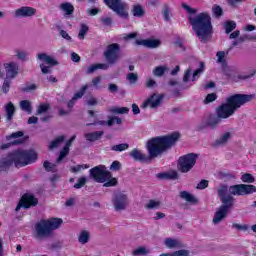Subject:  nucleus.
<instances>
[{"label":"nucleus","instance_id":"nucleus-6","mask_svg":"<svg viewBox=\"0 0 256 256\" xmlns=\"http://www.w3.org/2000/svg\"><path fill=\"white\" fill-rule=\"evenodd\" d=\"M218 195L223 205L216 209L212 219L213 225H219V223H222L227 218V215H229V209L233 207V201H235L233 196L227 195L226 187H220L218 189Z\"/></svg>","mask_w":256,"mask_h":256},{"label":"nucleus","instance_id":"nucleus-33","mask_svg":"<svg viewBox=\"0 0 256 256\" xmlns=\"http://www.w3.org/2000/svg\"><path fill=\"white\" fill-rule=\"evenodd\" d=\"M115 123L117 125H121V123H122L121 118H119V117L109 118L107 122L100 121L98 123H95V125H108L109 127H111V125H115Z\"/></svg>","mask_w":256,"mask_h":256},{"label":"nucleus","instance_id":"nucleus-34","mask_svg":"<svg viewBox=\"0 0 256 256\" xmlns=\"http://www.w3.org/2000/svg\"><path fill=\"white\" fill-rule=\"evenodd\" d=\"M180 197L181 199H184V201H187L188 203H197V198H195L193 194L187 191L180 192Z\"/></svg>","mask_w":256,"mask_h":256},{"label":"nucleus","instance_id":"nucleus-8","mask_svg":"<svg viewBox=\"0 0 256 256\" xmlns=\"http://www.w3.org/2000/svg\"><path fill=\"white\" fill-rule=\"evenodd\" d=\"M118 17L129 19V4L125 0H103Z\"/></svg>","mask_w":256,"mask_h":256},{"label":"nucleus","instance_id":"nucleus-10","mask_svg":"<svg viewBox=\"0 0 256 256\" xmlns=\"http://www.w3.org/2000/svg\"><path fill=\"white\" fill-rule=\"evenodd\" d=\"M195 163H197V154L191 153L184 155L178 160V171L189 173V170L195 167Z\"/></svg>","mask_w":256,"mask_h":256},{"label":"nucleus","instance_id":"nucleus-41","mask_svg":"<svg viewBox=\"0 0 256 256\" xmlns=\"http://www.w3.org/2000/svg\"><path fill=\"white\" fill-rule=\"evenodd\" d=\"M63 141H65V137L64 136H59L58 138H56L54 141H52L49 145V149L51 151H53V149H57V147H59L61 145V143H63Z\"/></svg>","mask_w":256,"mask_h":256},{"label":"nucleus","instance_id":"nucleus-25","mask_svg":"<svg viewBox=\"0 0 256 256\" xmlns=\"http://www.w3.org/2000/svg\"><path fill=\"white\" fill-rule=\"evenodd\" d=\"M90 239H91V232H89L88 230H81L78 233V243H80V245H87Z\"/></svg>","mask_w":256,"mask_h":256},{"label":"nucleus","instance_id":"nucleus-40","mask_svg":"<svg viewBox=\"0 0 256 256\" xmlns=\"http://www.w3.org/2000/svg\"><path fill=\"white\" fill-rule=\"evenodd\" d=\"M150 251L145 246H140L133 250L132 255L133 256H141V255H149Z\"/></svg>","mask_w":256,"mask_h":256},{"label":"nucleus","instance_id":"nucleus-28","mask_svg":"<svg viewBox=\"0 0 256 256\" xmlns=\"http://www.w3.org/2000/svg\"><path fill=\"white\" fill-rule=\"evenodd\" d=\"M20 137H23V132L18 131L13 133L11 136H8L7 139L8 141H11V139H15L10 142V145H19L23 143V138H20Z\"/></svg>","mask_w":256,"mask_h":256},{"label":"nucleus","instance_id":"nucleus-45","mask_svg":"<svg viewBox=\"0 0 256 256\" xmlns=\"http://www.w3.org/2000/svg\"><path fill=\"white\" fill-rule=\"evenodd\" d=\"M87 31H89V27H87V25L85 24H82L78 34V39L80 40L85 39V35H87Z\"/></svg>","mask_w":256,"mask_h":256},{"label":"nucleus","instance_id":"nucleus-50","mask_svg":"<svg viewBox=\"0 0 256 256\" xmlns=\"http://www.w3.org/2000/svg\"><path fill=\"white\" fill-rule=\"evenodd\" d=\"M212 13L214 17H221V15H223V8H221L219 5H214L212 7Z\"/></svg>","mask_w":256,"mask_h":256},{"label":"nucleus","instance_id":"nucleus-7","mask_svg":"<svg viewBox=\"0 0 256 256\" xmlns=\"http://www.w3.org/2000/svg\"><path fill=\"white\" fill-rule=\"evenodd\" d=\"M91 179L96 183H104V187H115L117 185V179L111 178V172L107 171V167L104 165H98L89 171Z\"/></svg>","mask_w":256,"mask_h":256},{"label":"nucleus","instance_id":"nucleus-39","mask_svg":"<svg viewBox=\"0 0 256 256\" xmlns=\"http://www.w3.org/2000/svg\"><path fill=\"white\" fill-rule=\"evenodd\" d=\"M97 69H104V70L109 69V64H93L88 67L87 73H89V74L95 73V71H97Z\"/></svg>","mask_w":256,"mask_h":256},{"label":"nucleus","instance_id":"nucleus-48","mask_svg":"<svg viewBox=\"0 0 256 256\" xmlns=\"http://www.w3.org/2000/svg\"><path fill=\"white\" fill-rule=\"evenodd\" d=\"M85 169H89V165L82 164V165H77V166L71 167L72 173H79L81 171H85Z\"/></svg>","mask_w":256,"mask_h":256},{"label":"nucleus","instance_id":"nucleus-15","mask_svg":"<svg viewBox=\"0 0 256 256\" xmlns=\"http://www.w3.org/2000/svg\"><path fill=\"white\" fill-rule=\"evenodd\" d=\"M3 69L6 74V79H16L19 75V64L15 61H7L3 63Z\"/></svg>","mask_w":256,"mask_h":256},{"label":"nucleus","instance_id":"nucleus-37","mask_svg":"<svg viewBox=\"0 0 256 256\" xmlns=\"http://www.w3.org/2000/svg\"><path fill=\"white\" fill-rule=\"evenodd\" d=\"M110 113H116L118 115H127V113H129V108L127 107H111L109 109Z\"/></svg>","mask_w":256,"mask_h":256},{"label":"nucleus","instance_id":"nucleus-59","mask_svg":"<svg viewBox=\"0 0 256 256\" xmlns=\"http://www.w3.org/2000/svg\"><path fill=\"white\" fill-rule=\"evenodd\" d=\"M174 256H189V250L182 249L174 251Z\"/></svg>","mask_w":256,"mask_h":256},{"label":"nucleus","instance_id":"nucleus-19","mask_svg":"<svg viewBox=\"0 0 256 256\" xmlns=\"http://www.w3.org/2000/svg\"><path fill=\"white\" fill-rule=\"evenodd\" d=\"M37 9L29 6H23L21 8H18L15 10L14 15L15 17L21 18V17H33L36 15Z\"/></svg>","mask_w":256,"mask_h":256},{"label":"nucleus","instance_id":"nucleus-62","mask_svg":"<svg viewBox=\"0 0 256 256\" xmlns=\"http://www.w3.org/2000/svg\"><path fill=\"white\" fill-rule=\"evenodd\" d=\"M71 59L74 63H79V61H81V57L75 52L71 54Z\"/></svg>","mask_w":256,"mask_h":256},{"label":"nucleus","instance_id":"nucleus-42","mask_svg":"<svg viewBox=\"0 0 256 256\" xmlns=\"http://www.w3.org/2000/svg\"><path fill=\"white\" fill-rule=\"evenodd\" d=\"M231 139V132L224 133L217 141V145H225Z\"/></svg>","mask_w":256,"mask_h":256},{"label":"nucleus","instance_id":"nucleus-58","mask_svg":"<svg viewBox=\"0 0 256 256\" xmlns=\"http://www.w3.org/2000/svg\"><path fill=\"white\" fill-rule=\"evenodd\" d=\"M119 169H121V163L119 161H114L110 166L111 171H119Z\"/></svg>","mask_w":256,"mask_h":256},{"label":"nucleus","instance_id":"nucleus-5","mask_svg":"<svg viewBox=\"0 0 256 256\" xmlns=\"http://www.w3.org/2000/svg\"><path fill=\"white\" fill-rule=\"evenodd\" d=\"M63 225L61 218L43 219L37 222L34 226V239L41 241L53 235V231L59 229Z\"/></svg>","mask_w":256,"mask_h":256},{"label":"nucleus","instance_id":"nucleus-53","mask_svg":"<svg viewBox=\"0 0 256 256\" xmlns=\"http://www.w3.org/2000/svg\"><path fill=\"white\" fill-rule=\"evenodd\" d=\"M44 168L46 171H57V166L49 161L44 162Z\"/></svg>","mask_w":256,"mask_h":256},{"label":"nucleus","instance_id":"nucleus-9","mask_svg":"<svg viewBox=\"0 0 256 256\" xmlns=\"http://www.w3.org/2000/svg\"><path fill=\"white\" fill-rule=\"evenodd\" d=\"M225 187L227 189L226 195H236V196H243V195H253L256 193V186L255 185H247V184H237L232 185L230 187L227 186H220Z\"/></svg>","mask_w":256,"mask_h":256},{"label":"nucleus","instance_id":"nucleus-31","mask_svg":"<svg viewBox=\"0 0 256 256\" xmlns=\"http://www.w3.org/2000/svg\"><path fill=\"white\" fill-rule=\"evenodd\" d=\"M103 137V131L90 132L85 134L86 141H98Z\"/></svg>","mask_w":256,"mask_h":256},{"label":"nucleus","instance_id":"nucleus-61","mask_svg":"<svg viewBox=\"0 0 256 256\" xmlns=\"http://www.w3.org/2000/svg\"><path fill=\"white\" fill-rule=\"evenodd\" d=\"M255 73H256V69H253L250 71L249 75H240V76H238V79H249V78L253 77V75H255Z\"/></svg>","mask_w":256,"mask_h":256},{"label":"nucleus","instance_id":"nucleus-56","mask_svg":"<svg viewBox=\"0 0 256 256\" xmlns=\"http://www.w3.org/2000/svg\"><path fill=\"white\" fill-rule=\"evenodd\" d=\"M217 99V94L215 93H211L208 94L204 100V103H213V101H215Z\"/></svg>","mask_w":256,"mask_h":256},{"label":"nucleus","instance_id":"nucleus-1","mask_svg":"<svg viewBox=\"0 0 256 256\" xmlns=\"http://www.w3.org/2000/svg\"><path fill=\"white\" fill-rule=\"evenodd\" d=\"M182 8L188 14V22L192 30L198 37L201 43H207L213 37V23L211 22V15L207 12L197 14V9L187 4H182Z\"/></svg>","mask_w":256,"mask_h":256},{"label":"nucleus","instance_id":"nucleus-57","mask_svg":"<svg viewBox=\"0 0 256 256\" xmlns=\"http://www.w3.org/2000/svg\"><path fill=\"white\" fill-rule=\"evenodd\" d=\"M226 55H227V54H226L224 51H219V52H217V54H216L217 62H218V63H223V61H225Z\"/></svg>","mask_w":256,"mask_h":256},{"label":"nucleus","instance_id":"nucleus-55","mask_svg":"<svg viewBox=\"0 0 256 256\" xmlns=\"http://www.w3.org/2000/svg\"><path fill=\"white\" fill-rule=\"evenodd\" d=\"M209 187V181L207 180H201L197 186H196V189H199V190H203V189H207Z\"/></svg>","mask_w":256,"mask_h":256},{"label":"nucleus","instance_id":"nucleus-49","mask_svg":"<svg viewBox=\"0 0 256 256\" xmlns=\"http://www.w3.org/2000/svg\"><path fill=\"white\" fill-rule=\"evenodd\" d=\"M127 149H129V144L127 143L112 146V151H127Z\"/></svg>","mask_w":256,"mask_h":256},{"label":"nucleus","instance_id":"nucleus-46","mask_svg":"<svg viewBox=\"0 0 256 256\" xmlns=\"http://www.w3.org/2000/svg\"><path fill=\"white\" fill-rule=\"evenodd\" d=\"M232 229H236V231H248L249 230V225L233 223L232 224Z\"/></svg>","mask_w":256,"mask_h":256},{"label":"nucleus","instance_id":"nucleus-24","mask_svg":"<svg viewBox=\"0 0 256 256\" xmlns=\"http://www.w3.org/2000/svg\"><path fill=\"white\" fill-rule=\"evenodd\" d=\"M161 205H163L161 200H159V199H150L146 202L144 207L148 211H153V210L161 209Z\"/></svg>","mask_w":256,"mask_h":256},{"label":"nucleus","instance_id":"nucleus-35","mask_svg":"<svg viewBox=\"0 0 256 256\" xmlns=\"http://www.w3.org/2000/svg\"><path fill=\"white\" fill-rule=\"evenodd\" d=\"M5 112H6L8 121H11V119H13V115H15V105H13L11 102L6 104Z\"/></svg>","mask_w":256,"mask_h":256},{"label":"nucleus","instance_id":"nucleus-44","mask_svg":"<svg viewBox=\"0 0 256 256\" xmlns=\"http://www.w3.org/2000/svg\"><path fill=\"white\" fill-rule=\"evenodd\" d=\"M11 83H13L12 79H8V78L4 79V82L2 84L3 93H9V90L11 89Z\"/></svg>","mask_w":256,"mask_h":256},{"label":"nucleus","instance_id":"nucleus-17","mask_svg":"<svg viewBox=\"0 0 256 256\" xmlns=\"http://www.w3.org/2000/svg\"><path fill=\"white\" fill-rule=\"evenodd\" d=\"M37 203H39V201L37 198H35V196L31 194H25L17 205L16 211H19L21 207H24V209H29V207H34V205H37Z\"/></svg>","mask_w":256,"mask_h":256},{"label":"nucleus","instance_id":"nucleus-13","mask_svg":"<svg viewBox=\"0 0 256 256\" xmlns=\"http://www.w3.org/2000/svg\"><path fill=\"white\" fill-rule=\"evenodd\" d=\"M37 59L38 61L42 62L40 64V67H41L42 73L44 74L50 73L51 67H53V65H57V61H55L53 57L45 53L37 54Z\"/></svg>","mask_w":256,"mask_h":256},{"label":"nucleus","instance_id":"nucleus-54","mask_svg":"<svg viewBox=\"0 0 256 256\" xmlns=\"http://www.w3.org/2000/svg\"><path fill=\"white\" fill-rule=\"evenodd\" d=\"M163 17L165 21H169L171 19V8H169V6H164Z\"/></svg>","mask_w":256,"mask_h":256},{"label":"nucleus","instance_id":"nucleus-22","mask_svg":"<svg viewBox=\"0 0 256 256\" xmlns=\"http://www.w3.org/2000/svg\"><path fill=\"white\" fill-rule=\"evenodd\" d=\"M87 89H89V85H84L81 87V89L76 92L73 96V98L68 102V107L71 108L75 105V101H77L78 99H81V97H83L87 91Z\"/></svg>","mask_w":256,"mask_h":256},{"label":"nucleus","instance_id":"nucleus-60","mask_svg":"<svg viewBox=\"0 0 256 256\" xmlns=\"http://www.w3.org/2000/svg\"><path fill=\"white\" fill-rule=\"evenodd\" d=\"M127 79H128V81H129L130 83H136V82H137V79H138V76H137V74H135V73H129V74L127 75Z\"/></svg>","mask_w":256,"mask_h":256},{"label":"nucleus","instance_id":"nucleus-14","mask_svg":"<svg viewBox=\"0 0 256 256\" xmlns=\"http://www.w3.org/2000/svg\"><path fill=\"white\" fill-rule=\"evenodd\" d=\"M104 56L108 63H117V61H119V59L121 58V52L119 50L118 44L109 45L104 52Z\"/></svg>","mask_w":256,"mask_h":256},{"label":"nucleus","instance_id":"nucleus-43","mask_svg":"<svg viewBox=\"0 0 256 256\" xmlns=\"http://www.w3.org/2000/svg\"><path fill=\"white\" fill-rule=\"evenodd\" d=\"M240 179L242 183H255V177H253V175L250 173L242 174Z\"/></svg>","mask_w":256,"mask_h":256},{"label":"nucleus","instance_id":"nucleus-2","mask_svg":"<svg viewBox=\"0 0 256 256\" xmlns=\"http://www.w3.org/2000/svg\"><path fill=\"white\" fill-rule=\"evenodd\" d=\"M253 99H255V95L253 94L232 95L226 99V103L216 109V115H218L220 119H229V117L235 114L236 109H239V107L245 105V103H249V101H253Z\"/></svg>","mask_w":256,"mask_h":256},{"label":"nucleus","instance_id":"nucleus-52","mask_svg":"<svg viewBox=\"0 0 256 256\" xmlns=\"http://www.w3.org/2000/svg\"><path fill=\"white\" fill-rule=\"evenodd\" d=\"M49 111V104H40L37 109V115H43Z\"/></svg>","mask_w":256,"mask_h":256},{"label":"nucleus","instance_id":"nucleus-30","mask_svg":"<svg viewBox=\"0 0 256 256\" xmlns=\"http://www.w3.org/2000/svg\"><path fill=\"white\" fill-rule=\"evenodd\" d=\"M178 174L175 170H170L167 172H161L157 174L158 179H177Z\"/></svg>","mask_w":256,"mask_h":256},{"label":"nucleus","instance_id":"nucleus-3","mask_svg":"<svg viewBox=\"0 0 256 256\" xmlns=\"http://www.w3.org/2000/svg\"><path fill=\"white\" fill-rule=\"evenodd\" d=\"M178 132H174L168 136L152 138L147 142V151L150 159H155L159 157L164 151H167L169 147L175 145L179 140Z\"/></svg>","mask_w":256,"mask_h":256},{"label":"nucleus","instance_id":"nucleus-4","mask_svg":"<svg viewBox=\"0 0 256 256\" xmlns=\"http://www.w3.org/2000/svg\"><path fill=\"white\" fill-rule=\"evenodd\" d=\"M37 159V152L35 150H23L19 149L16 152L8 155L7 160H3L0 163V169L9 167L11 163H14L17 167H25V165H31L35 163Z\"/></svg>","mask_w":256,"mask_h":256},{"label":"nucleus","instance_id":"nucleus-51","mask_svg":"<svg viewBox=\"0 0 256 256\" xmlns=\"http://www.w3.org/2000/svg\"><path fill=\"white\" fill-rule=\"evenodd\" d=\"M86 183H87V178L86 177H80L77 180V183L74 185V188L75 189H81L82 187H85Z\"/></svg>","mask_w":256,"mask_h":256},{"label":"nucleus","instance_id":"nucleus-29","mask_svg":"<svg viewBox=\"0 0 256 256\" xmlns=\"http://www.w3.org/2000/svg\"><path fill=\"white\" fill-rule=\"evenodd\" d=\"M129 155L132 157V159H135V161H145V159H147V156H145V154H143V152L137 148L133 149Z\"/></svg>","mask_w":256,"mask_h":256},{"label":"nucleus","instance_id":"nucleus-38","mask_svg":"<svg viewBox=\"0 0 256 256\" xmlns=\"http://www.w3.org/2000/svg\"><path fill=\"white\" fill-rule=\"evenodd\" d=\"M14 53L15 57H17V59H19L20 61H27L29 57V53L25 50L16 49L14 50Z\"/></svg>","mask_w":256,"mask_h":256},{"label":"nucleus","instance_id":"nucleus-64","mask_svg":"<svg viewBox=\"0 0 256 256\" xmlns=\"http://www.w3.org/2000/svg\"><path fill=\"white\" fill-rule=\"evenodd\" d=\"M155 85H156V82L151 78H149L146 82V87L151 88V87H155Z\"/></svg>","mask_w":256,"mask_h":256},{"label":"nucleus","instance_id":"nucleus-21","mask_svg":"<svg viewBox=\"0 0 256 256\" xmlns=\"http://www.w3.org/2000/svg\"><path fill=\"white\" fill-rule=\"evenodd\" d=\"M219 123H221V118L218 115H209L202 121V127L215 129V126L219 125Z\"/></svg>","mask_w":256,"mask_h":256},{"label":"nucleus","instance_id":"nucleus-16","mask_svg":"<svg viewBox=\"0 0 256 256\" xmlns=\"http://www.w3.org/2000/svg\"><path fill=\"white\" fill-rule=\"evenodd\" d=\"M161 103H163V94L154 93L144 101L142 107L144 109L147 107H150L151 109H156V107H159Z\"/></svg>","mask_w":256,"mask_h":256},{"label":"nucleus","instance_id":"nucleus-36","mask_svg":"<svg viewBox=\"0 0 256 256\" xmlns=\"http://www.w3.org/2000/svg\"><path fill=\"white\" fill-rule=\"evenodd\" d=\"M20 109L22 111H25L29 115H31V113L33 111V108L31 107V101H29V100H22L20 102Z\"/></svg>","mask_w":256,"mask_h":256},{"label":"nucleus","instance_id":"nucleus-63","mask_svg":"<svg viewBox=\"0 0 256 256\" xmlns=\"http://www.w3.org/2000/svg\"><path fill=\"white\" fill-rule=\"evenodd\" d=\"M60 35L63 39H66V41H71V36L67 33L65 30L60 31Z\"/></svg>","mask_w":256,"mask_h":256},{"label":"nucleus","instance_id":"nucleus-20","mask_svg":"<svg viewBox=\"0 0 256 256\" xmlns=\"http://www.w3.org/2000/svg\"><path fill=\"white\" fill-rule=\"evenodd\" d=\"M163 245L166 249H181V247H183V242L178 238L167 237L163 240Z\"/></svg>","mask_w":256,"mask_h":256},{"label":"nucleus","instance_id":"nucleus-47","mask_svg":"<svg viewBox=\"0 0 256 256\" xmlns=\"http://www.w3.org/2000/svg\"><path fill=\"white\" fill-rule=\"evenodd\" d=\"M224 27L226 29V33H231V31L237 27V23H235V21H228L224 24Z\"/></svg>","mask_w":256,"mask_h":256},{"label":"nucleus","instance_id":"nucleus-27","mask_svg":"<svg viewBox=\"0 0 256 256\" xmlns=\"http://www.w3.org/2000/svg\"><path fill=\"white\" fill-rule=\"evenodd\" d=\"M59 9L66 16L73 15V11H75V7L69 2H64L60 4Z\"/></svg>","mask_w":256,"mask_h":256},{"label":"nucleus","instance_id":"nucleus-11","mask_svg":"<svg viewBox=\"0 0 256 256\" xmlns=\"http://www.w3.org/2000/svg\"><path fill=\"white\" fill-rule=\"evenodd\" d=\"M112 204L115 211H124L129 205V196L125 192H118L112 198Z\"/></svg>","mask_w":256,"mask_h":256},{"label":"nucleus","instance_id":"nucleus-12","mask_svg":"<svg viewBox=\"0 0 256 256\" xmlns=\"http://www.w3.org/2000/svg\"><path fill=\"white\" fill-rule=\"evenodd\" d=\"M205 71V63L199 62L198 68L192 73L191 68L187 69L184 73L183 81L184 83H190V85H193L199 77H201V74Z\"/></svg>","mask_w":256,"mask_h":256},{"label":"nucleus","instance_id":"nucleus-26","mask_svg":"<svg viewBox=\"0 0 256 256\" xmlns=\"http://www.w3.org/2000/svg\"><path fill=\"white\" fill-rule=\"evenodd\" d=\"M131 13L133 17H137L138 19H141L142 17H145V8H143L141 4H134L132 6Z\"/></svg>","mask_w":256,"mask_h":256},{"label":"nucleus","instance_id":"nucleus-18","mask_svg":"<svg viewBox=\"0 0 256 256\" xmlns=\"http://www.w3.org/2000/svg\"><path fill=\"white\" fill-rule=\"evenodd\" d=\"M135 43L136 45H141L142 47H147L148 49H157V47L161 45V40L155 38L137 39Z\"/></svg>","mask_w":256,"mask_h":256},{"label":"nucleus","instance_id":"nucleus-23","mask_svg":"<svg viewBox=\"0 0 256 256\" xmlns=\"http://www.w3.org/2000/svg\"><path fill=\"white\" fill-rule=\"evenodd\" d=\"M74 141H75V136H72L69 139V141L66 143L64 148L60 151V155L57 159V163H61V161H63V159H65V157H67V155H69V148L71 147V143H73Z\"/></svg>","mask_w":256,"mask_h":256},{"label":"nucleus","instance_id":"nucleus-32","mask_svg":"<svg viewBox=\"0 0 256 256\" xmlns=\"http://www.w3.org/2000/svg\"><path fill=\"white\" fill-rule=\"evenodd\" d=\"M169 72V67L167 66H157L156 68H154L153 70V75L155 77H163V75H165V73Z\"/></svg>","mask_w":256,"mask_h":256}]
</instances>
